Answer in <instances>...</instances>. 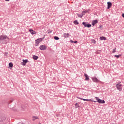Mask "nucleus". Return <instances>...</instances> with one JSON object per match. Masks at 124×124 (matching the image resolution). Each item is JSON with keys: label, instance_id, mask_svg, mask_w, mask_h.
I'll list each match as a JSON object with an SVG mask.
<instances>
[{"label": "nucleus", "instance_id": "423d86ee", "mask_svg": "<svg viewBox=\"0 0 124 124\" xmlns=\"http://www.w3.org/2000/svg\"><path fill=\"white\" fill-rule=\"evenodd\" d=\"M39 48L42 51H45V50H46V49H47V46L45 45H41L40 46Z\"/></svg>", "mask_w": 124, "mask_h": 124}, {"label": "nucleus", "instance_id": "412c9836", "mask_svg": "<svg viewBox=\"0 0 124 124\" xmlns=\"http://www.w3.org/2000/svg\"><path fill=\"white\" fill-rule=\"evenodd\" d=\"M92 42L93 43V44H95V43H96V42L95 41V40H94V39H92Z\"/></svg>", "mask_w": 124, "mask_h": 124}, {"label": "nucleus", "instance_id": "393cba45", "mask_svg": "<svg viewBox=\"0 0 124 124\" xmlns=\"http://www.w3.org/2000/svg\"><path fill=\"white\" fill-rule=\"evenodd\" d=\"M31 32V34H35V33H36V32H33V31H32V32Z\"/></svg>", "mask_w": 124, "mask_h": 124}, {"label": "nucleus", "instance_id": "ddd939ff", "mask_svg": "<svg viewBox=\"0 0 124 124\" xmlns=\"http://www.w3.org/2000/svg\"><path fill=\"white\" fill-rule=\"evenodd\" d=\"M23 61V65H26V63H27V62H28V59H26V60H22Z\"/></svg>", "mask_w": 124, "mask_h": 124}, {"label": "nucleus", "instance_id": "f03ea898", "mask_svg": "<svg viewBox=\"0 0 124 124\" xmlns=\"http://www.w3.org/2000/svg\"><path fill=\"white\" fill-rule=\"evenodd\" d=\"M45 38V37H43L42 38L37 39L35 41V46H38V44L40 43Z\"/></svg>", "mask_w": 124, "mask_h": 124}, {"label": "nucleus", "instance_id": "7c9ffc66", "mask_svg": "<svg viewBox=\"0 0 124 124\" xmlns=\"http://www.w3.org/2000/svg\"><path fill=\"white\" fill-rule=\"evenodd\" d=\"M122 17H123V18H124V14H122Z\"/></svg>", "mask_w": 124, "mask_h": 124}, {"label": "nucleus", "instance_id": "9d476101", "mask_svg": "<svg viewBox=\"0 0 124 124\" xmlns=\"http://www.w3.org/2000/svg\"><path fill=\"white\" fill-rule=\"evenodd\" d=\"M108 7L107 9H110L111 8V7L112 6V3L111 2H108Z\"/></svg>", "mask_w": 124, "mask_h": 124}, {"label": "nucleus", "instance_id": "f704fd0d", "mask_svg": "<svg viewBox=\"0 0 124 124\" xmlns=\"http://www.w3.org/2000/svg\"><path fill=\"white\" fill-rule=\"evenodd\" d=\"M102 26H100L99 28H101Z\"/></svg>", "mask_w": 124, "mask_h": 124}, {"label": "nucleus", "instance_id": "c756f323", "mask_svg": "<svg viewBox=\"0 0 124 124\" xmlns=\"http://www.w3.org/2000/svg\"><path fill=\"white\" fill-rule=\"evenodd\" d=\"M0 123H1V124H2V123H3V121L2 120H0Z\"/></svg>", "mask_w": 124, "mask_h": 124}, {"label": "nucleus", "instance_id": "f8f14e48", "mask_svg": "<svg viewBox=\"0 0 124 124\" xmlns=\"http://www.w3.org/2000/svg\"><path fill=\"white\" fill-rule=\"evenodd\" d=\"M84 76L85 77V81H88V80H90V78L89 76L86 73L84 74Z\"/></svg>", "mask_w": 124, "mask_h": 124}, {"label": "nucleus", "instance_id": "4468645a", "mask_svg": "<svg viewBox=\"0 0 124 124\" xmlns=\"http://www.w3.org/2000/svg\"><path fill=\"white\" fill-rule=\"evenodd\" d=\"M32 59H33V60H35V61H36V60H37L38 59V56L33 55V57H32Z\"/></svg>", "mask_w": 124, "mask_h": 124}, {"label": "nucleus", "instance_id": "a211bd4d", "mask_svg": "<svg viewBox=\"0 0 124 124\" xmlns=\"http://www.w3.org/2000/svg\"><path fill=\"white\" fill-rule=\"evenodd\" d=\"M54 38L55 40H59L60 39V38L58 36H54Z\"/></svg>", "mask_w": 124, "mask_h": 124}, {"label": "nucleus", "instance_id": "f257e3e1", "mask_svg": "<svg viewBox=\"0 0 124 124\" xmlns=\"http://www.w3.org/2000/svg\"><path fill=\"white\" fill-rule=\"evenodd\" d=\"M9 41V38L6 35H1L0 36V43L1 44H7Z\"/></svg>", "mask_w": 124, "mask_h": 124}, {"label": "nucleus", "instance_id": "a878e982", "mask_svg": "<svg viewBox=\"0 0 124 124\" xmlns=\"http://www.w3.org/2000/svg\"><path fill=\"white\" fill-rule=\"evenodd\" d=\"M13 101H14V99H12V100L10 102V103L13 102Z\"/></svg>", "mask_w": 124, "mask_h": 124}, {"label": "nucleus", "instance_id": "4be33fe9", "mask_svg": "<svg viewBox=\"0 0 124 124\" xmlns=\"http://www.w3.org/2000/svg\"><path fill=\"white\" fill-rule=\"evenodd\" d=\"M121 55L120 54H119L118 55H115L114 57H115V58H117V59H119V57H121Z\"/></svg>", "mask_w": 124, "mask_h": 124}, {"label": "nucleus", "instance_id": "f3484780", "mask_svg": "<svg viewBox=\"0 0 124 124\" xmlns=\"http://www.w3.org/2000/svg\"><path fill=\"white\" fill-rule=\"evenodd\" d=\"M33 119V121H35V120H37V119H38V117L37 116H33L32 117Z\"/></svg>", "mask_w": 124, "mask_h": 124}, {"label": "nucleus", "instance_id": "473e14b6", "mask_svg": "<svg viewBox=\"0 0 124 124\" xmlns=\"http://www.w3.org/2000/svg\"><path fill=\"white\" fill-rule=\"evenodd\" d=\"M5 1H9V0H5Z\"/></svg>", "mask_w": 124, "mask_h": 124}, {"label": "nucleus", "instance_id": "5701e85b", "mask_svg": "<svg viewBox=\"0 0 124 124\" xmlns=\"http://www.w3.org/2000/svg\"><path fill=\"white\" fill-rule=\"evenodd\" d=\"M117 50V48H115L114 49H113L112 50V53L114 54V53H116V50Z\"/></svg>", "mask_w": 124, "mask_h": 124}, {"label": "nucleus", "instance_id": "72a5a7b5", "mask_svg": "<svg viewBox=\"0 0 124 124\" xmlns=\"http://www.w3.org/2000/svg\"><path fill=\"white\" fill-rule=\"evenodd\" d=\"M51 32H52V31H49V32H48V33H50Z\"/></svg>", "mask_w": 124, "mask_h": 124}, {"label": "nucleus", "instance_id": "c85d7f7f", "mask_svg": "<svg viewBox=\"0 0 124 124\" xmlns=\"http://www.w3.org/2000/svg\"><path fill=\"white\" fill-rule=\"evenodd\" d=\"M78 41H74V43H78Z\"/></svg>", "mask_w": 124, "mask_h": 124}, {"label": "nucleus", "instance_id": "2eb2a0df", "mask_svg": "<svg viewBox=\"0 0 124 124\" xmlns=\"http://www.w3.org/2000/svg\"><path fill=\"white\" fill-rule=\"evenodd\" d=\"M100 39L101 40H106V37H104V36H102L100 37Z\"/></svg>", "mask_w": 124, "mask_h": 124}, {"label": "nucleus", "instance_id": "dca6fc26", "mask_svg": "<svg viewBox=\"0 0 124 124\" xmlns=\"http://www.w3.org/2000/svg\"><path fill=\"white\" fill-rule=\"evenodd\" d=\"M74 24L75 25H79V22H78V21H77V20H76L74 21Z\"/></svg>", "mask_w": 124, "mask_h": 124}, {"label": "nucleus", "instance_id": "20e7f679", "mask_svg": "<svg viewBox=\"0 0 124 124\" xmlns=\"http://www.w3.org/2000/svg\"><path fill=\"white\" fill-rule=\"evenodd\" d=\"M82 25L85 28L86 27H87V28H91V27H92V25L91 24H90L89 23L86 22H82Z\"/></svg>", "mask_w": 124, "mask_h": 124}, {"label": "nucleus", "instance_id": "1a4fd4ad", "mask_svg": "<svg viewBox=\"0 0 124 124\" xmlns=\"http://www.w3.org/2000/svg\"><path fill=\"white\" fill-rule=\"evenodd\" d=\"M63 37H64V38H67L68 37H70V34H69V33H64L63 35Z\"/></svg>", "mask_w": 124, "mask_h": 124}, {"label": "nucleus", "instance_id": "9b49d317", "mask_svg": "<svg viewBox=\"0 0 124 124\" xmlns=\"http://www.w3.org/2000/svg\"><path fill=\"white\" fill-rule=\"evenodd\" d=\"M98 23V21H97V20H93L92 21V26H94V25H95V24H97Z\"/></svg>", "mask_w": 124, "mask_h": 124}, {"label": "nucleus", "instance_id": "0eeeda50", "mask_svg": "<svg viewBox=\"0 0 124 124\" xmlns=\"http://www.w3.org/2000/svg\"><path fill=\"white\" fill-rule=\"evenodd\" d=\"M79 99H80L81 100H83V101H92V102H96L95 101H93L92 99H83L82 98H78Z\"/></svg>", "mask_w": 124, "mask_h": 124}, {"label": "nucleus", "instance_id": "cd10ccee", "mask_svg": "<svg viewBox=\"0 0 124 124\" xmlns=\"http://www.w3.org/2000/svg\"><path fill=\"white\" fill-rule=\"evenodd\" d=\"M70 42H71V43H74V41H72V40H70Z\"/></svg>", "mask_w": 124, "mask_h": 124}, {"label": "nucleus", "instance_id": "6e6552de", "mask_svg": "<svg viewBox=\"0 0 124 124\" xmlns=\"http://www.w3.org/2000/svg\"><path fill=\"white\" fill-rule=\"evenodd\" d=\"M92 80L93 82H95V83H99L100 81L97 79L96 78H92Z\"/></svg>", "mask_w": 124, "mask_h": 124}, {"label": "nucleus", "instance_id": "39448f33", "mask_svg": "<svg viewBox=\"0 0 124 124\" xmlns=\"http://www.w3.org/2000/svg\"><path fill=\"white\" fill-rule=\"evenodd\" d=\"M95 98L96 100H97V102H98V103H100V104L105 103V101H104V100H101L100 99H99L98 97H95Z\"/></svg>", "mask_w": 124, "mask_h": 124}, {"label": "nucleus", "instance_id": "aec40b11", "mask_svg": "<svg viewBox=\"0 0 124 124\" xmlns=\"http://www.w3.org/2000/svg\"><path fill=\"white\" fill-rule=\"evenodd\" d=\"M75 106L76 108H79V107H80V106H79V104H78V103H76Z\"/></svg>", "mask_w": 124, "mask_h": 124}, {"label": "nucleus", "instance_id": "b1692460", "mask_svg": "<svg viewBox=\"0 0 124 124\" xmlns=\"http://www.w3.org/2000/svg\"><path fill=\"white\" fill-rule=\"evenodd\" d=\"M78 17L79 18H82V17H83V15H78Z\"/></svg>", "mask_w": 124, "mask_h": 124}, {"label": "nucleus", "instance_id": "2f4dec72", "mask_svg": "<svg viewBox=\"0 0 124 124\" xmlns=\"http://www.w3.org/2000/svg\"><path fill=\"white\" fill-rule=\"evenodd\" d=\"M83 12H84V13H87V11H83Z\"/></svg>", "mask_w": 124, "mask_h": 124}, {"label": "nucleus", "instance_id": "6ab92c4d", "mask_svg": "<svg viewBox=\"0 0 124 124\" xmlns=\"http://www.w3.org/2000/svg\"><path fill=\"white\" fill-rule=\"evenodd\" d=\"M9 65L10 67H13V63L12 62H10L9 63Z\"/></svg>", "mask_w": 124, "mask_h": 124}, {"label": "nucleus", "instance_id": "bb28decb", "mask_svg": "<svg viewBox=\"0 0 124 124\" xmlns=\"http://www.w3.org/2000/svg\"><path fill=\"white\" fill-rule=\"evenodd\" d=\"M29 31H34L30 29H29Z\"/></svg>", "mask_w": 124, "mask_h": 124}, {"label": "nucleus", "instance_id": "7ed1b4c3", "mask_svg": "<svg viewBox=\"0 0 124 124\" xmlns=\"http://www.w3.org/2000/svg\"><path fill=\"white\" fill-rule=\"evenodd\" d=\"M122 85L121 82H118V83L116 84V89L119 91V92H122L123 88H122Z\"/></svg>", "mask_w": 124, "mask_h": 124}]
</instances>
